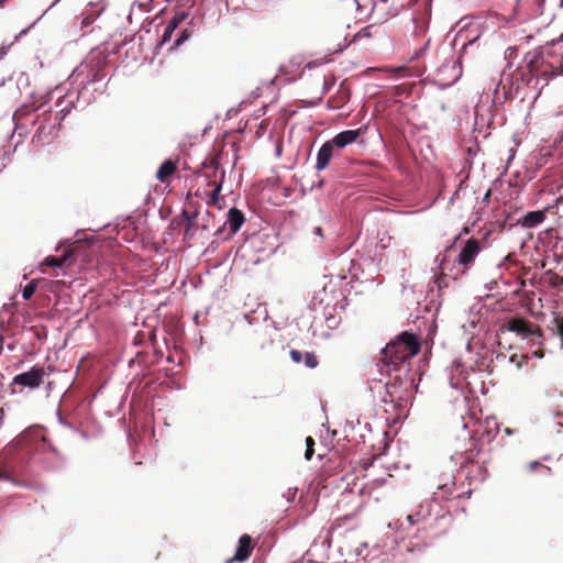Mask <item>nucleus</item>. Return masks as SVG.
I'll return each instance as SVG.
<instances>
[{"mask_svg": "<svg viewBox=\"0 0 563 563\" xmlns=\"http://www.w3.org/2000/svg\"><path fill=\"white\" fill-rule=\"evenodd\" d=\"M421 349L420 339L408 331L398 334L395 340L390 341L383 350L379 364L382 372L387 374L391 372H410V361Z\"/></svg>", "mask_w": 563, "mask_h": 563, "instance_id": "obj_1", "label": "nucleus"}, {"mask_svg": "<svg viewBox=\"0 0 563 563\" xmlns=\"http://www.w3.org/2000/svg\"><path fill=\"white\" fill-rule=\"evenodd\" d=\"M429 29V13L427 10H418L410 16L402 18L399 33L408 45H413L411 59L420 58L428 48L430 38H427Z\"/></svg>", "mask_w": 563, "mask_h": 563, "instance_id": "obj_2", "label": "nucleus"}, {"mask_svg": "<svg viewBox=\"0 0 563 563\" xmlns=\"http://www.w3.org/2000/svg\"><path fill=\"white\" fill-rule=\"evenodd\" d=\"M222 153H217L211 157L206 158L202 163L199 177H202L207 185L212 187L209 192L208 205H218L219 196L225 178V170L220 169Z\"/></svg>", "mask_w": 563, "mask_h": 563, "instance_id": "obj_3", "label": "nucleus"}, {"mask_svg": "<svg viewBox=\"0 0 563 563\" xmlns=\"http://www.w3.org/2000/svg\"><path fill=\"white\" fill-rule=\"evenodd\" d=\"M500 331L512 332L522 340H527L532 346H542L544 342V334L541 327L521 316L507 319L500 327Z\"/></svg>", "mask_w": 563, "mask_h": 563, "instance_id": "obj_4", "label": "nucleus"}, {"mask_svg": "<svg viewBox=\"0 0 563 563\" xmlns=\"http://www.w3.org/2000/svg\"><path fill=\"white\" fill-rule=\"evenodd\" d=\"M552 54L538 53L532 55L528 62L527 67L531 77H543L545 79L552 78L563 74V57L560 60L551 62L549 58Z\"/></svg>", "mask_w": 563, "mask_h": 563, "instance_id": "obj_5", "label": "nucleus"}, {"mask_svg": "<svg viewBox=\"0 0 563 563\" xmlns=\"http://www.w3.org/2000/svg\"><path fill=\"white\" fill-rule=\"evenodd\" d=\"M108 65V55L103 51L92 49L86 60L76 69V76L86 74L85 84L100 81L104 78V68Z\"/></svg>", "mask_w": 563, "mask_h": 563, "instance_id": "obj_6", "label": "nucleus"}, {"mask_svg": "<svg viewBox=\"0 0 563 563\" xmlns=\"http://www.w3.org/2000/svg\"><path fill=\"white\" fill-rule=\"evenodd\" d=\"M481 251L482 244L479 240L471 238L464 242L455 264L453 268H451V272L454 271V279H457L460 276L466 274L474 266L475 260Z\"/></svg>", "mask_w": 563, "mask_h": 563, "instance_id": "obj_7", "label": "nucleus"}, {"mask_svg": "<svg viewBox=\"0 0 563 563\" xmlns=\"http://www.w3.org/2000/svg\"><path fill=\"white\" fill-rule=\"evenodd\" d=\"M107 8L108 2L106 0H93L87 3L80 14L76 18L77 20H80L79 25L82 36L90 34L93 31L91 25L107 10Z\"/></svg>", "mask_w": 563, "mask_h": 563, "instance_id": "obj_8", "label": "nucleus"}, {"mask_svg": "<svg viewBox=\"0 0 563 563\" xmlns=\"http://www.w3.org/2000/svg\"><path fill=\"white\" fill-rule=\"evenodd\" d=\"M45 375L46 373L43 366L34 365L30 371L15 375L12 385L31 389L38 388L43 384Z\"/></svg>", "mask_w": 563, "mask_h": 563, "instance_id": "obj_9", "label": "nucleus"}, {"mask_svg": "<svg viewBox=\"0 0 563 563\" xmlns=\"http://www.w3.org/2000/svg\"><path fill=\"white\" fill-rule=\"evenodd\" d=\"M84 247L85 245L74 244L70 249L65 251V253L59 257L47 256L44 260L43 265L48 267H69L76 262L77 257L79 256Z\"/></svg>", "mask_w": 563, "mask_h": 563, "instance_id": "obj_10", "label": "nucleus"}, {"mask_svg": "<svg viewBox=\"0 0 563 563\" xmlns=\"http://www.w3.org/2000/svg\"><path fill=\"white\" fill-rule=\"evenodd\" d=\"M438 492L434 493V495H440V497L444 500H450L453 498H460L462 497L463 493L456 492V484L454 476H444L439 479Z\"/></svg>", "mask_w": 563, "mask_h": 563, "instance_id": "obj_11", "label": "nucleus"}, {"mask_svg": "<svg viewBox=\"0 0 563 563\" xmlns=\"http://www.w3.org/2000/svg\"><path fill=\"white\" fill-rule=\"evenodd\" d=\"M253 549H254V543H253L251 536L243 534L239 539V544L236 547L234 556L231 559H228L225 563H233L234 561H238V562L246 561L251 556Z\"/></svg>", "mask_w": 563, "mask_h": 563, "instance_id": "obj_12", "label": "nucleus"}, {"mask_svg": "<svg viewBox=\"0 0 563 563\" xmlns=\"http://www.w3.org/2000/svg\"><path fill=\"white\" fill-rule=\"evenodd\" d=\"M361 134L362 129L346 130L336 134L333 139L330 140V142L334 147L343 148L354 143Z\"/></svg>", "mask_w": 563, "mask_h": 563, "instance_id": "obj_13", "label": "nucleus"}, {"mask_svg": "<svg viewBox=\"0 0 563 563\" xmlns=\"http://www.w3.org/2000/svg\"><path fill=\"white\" fill-rule=\"evenodd\" d=\"M188 18V14L185 11H179L174 14L172 20L165 26L164 33L162 35V44L169 42L172 40V35L175 30L179 26Z\"/></svg>", "mask_w": 563, "mask_h": 563, "instance_id": "obj_14", "label": "nucleus"}, {"mask_svg": "<svg viewBox=\"0 0 563 563\" xmlns=\"http://www.w3.org/2000/svg\"><path fill=\"white\" fill-rule=\"evenodd\" d=\"M334 146L331 144L330 141H327L323 143V145L320 147L318 155H317V163L316 168L318 170H323L328 167L331 157L333 155Z\"/></svg>", "mask_w": 563, "mask_h": 563, "instance_id": "obj_15", "label": "nucleus"}, {"mask_svg": "<svg viewBox=\"0 0 563 563\" xmlns=\"http://www.w3.org/2000/svg\"><path fill=\"white\" fill-rule=\"evenodd\" d=\"M177 163L172 159H166L157 169L156 178L161 183H168L169 178L176 173Z\"/></svg>", "mask_w": 563, "mask_h": 563, "instance_id": "obj_16", "label": "nucleus"}, {"mask_svg": "<svg viewBox=\"0 0 563 563\" xmlns=\"http://www.w3.org/2000/svg\"><path fill=\"white\" fill-rule=\"evenodd\" d=\"M245 221L244 214L238 208H231L228 212L227 223L230 227L231 233H236Z\"/></svg>", "mask_w": 563, "mask_h": 563, "instance_id": "obj_17", "label": "nucleus"}, {"mask_svg": "<svg viewBox=\"0 0 563 563\" xmlns=\"http://www.w3.org/2000/svg\"><path fill=\"white\" fill-rule=\"evenodd\" d=\"M402 385L400 375L395 377L394 382H387L384 385L385 393L388 395L390 404H394L397 399H401L399 395V388Z\"/></svg>", "mask_w": 563, "mask_h": 563, "instance_id": "obj_18", "label": "nucleus"}, {"mask_svg": "<svg viewBox=\"0 0 563 563\" xmlns=\"http://www.w3.org/2000/svg\"><path fill=\"white\" fill-rule=\"evenodd\" d=\"M395 2V0H374L373 1V12L378 14L379 16L394 15L398 12V9H391L388 3Z\"/></svg>", "mask_w": 563, "mask_h": 563, "instance_id": "obj_19", "label": "nucleus"}, {"mask_svg": "<svg viewBox=\"0 0 563 563\" xmlns=\"http://www.w3.org/2000/svg\"><path fill=\"white\" fill-rule=\"evenodd\" d=\"M544 219L545 214L543 211H530L523 217L521 224L526 228H534L542 223Z\"/></svg>", "mask_w": 563, "mask_h": 563, "instance_id": "obj_20", "label": "nucleus"}, {"mask_svg": "<svg viewBox=\"0 0 563 563\" xmlns=\"http://www.w3.org/2000/svg\"><path fill=\"white\" fill-rule=\"evenodd\" d=\"M527 468L531 473H538L542 476H549L551 473V468L540 462L532 461L528 463Z\"/></svg>", "mask_w": 563, "mask_h": 563, "instance_id": "obj_21", "label": "nucleus"}, {"mask_svg": "<svg viewBox=\"0 0 563 563\" xmlns=\"http://www.w3.org/2000/svg\"><path fill=\"white\" fill-rule=\"evenodd\" d=\"M378 34V27L374 24L367 25L358 31L353 41H357L364 37H372Z\"/></svg>", "mask_w": 563, "mask_h": 563, "instance_id": "obj_22", "label": "nucleus"}, {"mask_svg": "<svg viewBox=\"0 0 563 563\" xmlns=\"http://www.w3.org/2000/svg\"><path fill=\"white\" fill-rule=\"evenodd\" d=\"M37 289L36 280L29 283L22 290V297L24 300H30Z\"/></svg>", "mask_w": 563, "mask_h": 563, "instance_id": "obj_23", "label": "nucleus"}, {"mask_svg": "<svg viewBox=\"0 0 563 563\" xmlns=\"http://www.w3.org/2000/svg\"><path fill=\"white\" fill-rule=\"evenodd\" d=\"M305 364L309 368H314L318 366L319 362L314 353L307 352L303 356Z\"/></svg>", "mask_w": 563, "mask_h": 563, "instance_id": "obj_24", "label": "nucleus"}, {"mask_svg": "<svg viewBox=\"0 0 563 563\" xmlns=\"http://www.w3.org/2000/svg\"><path fill=\"white\" fill-rule=\"evenodd\" d=\"M306 452H305V457L306 460H311L312 456H313V453H314V440L312 437H307L306 438Z\"/></svg>", "mask_w": 563, "mask_h": 563, "instance_id": "obj_25", "label": "nucleus"}, {"mask_svg": "<svg viewBox=\"0 0 563 563\" xmlns=\"http://www.w3.org/2000/svg\"><path fill=\"white\" fill-rule=\"evenodd\" d=\"M192 32L189 31L188 29H184L179 36L176 38L175 43H174V47H178L180 46L184 42H186L190 36H191Z\"/></svg>", "mask_w": 563, "mask_h": 563, "instance_id": "obj_26", "label": "nucleus"}, {"mask_svg": "<svg viewBox=\"0 0 563 563\" xmlns=\"http://www.w3.org/2000/svg\"><path fill=\"white\" fill-rule=\"evenodd\" d=\"M554 322L556 324V334L559 335V338L561 340V346L563 347V319L555 318Z\"/></svg>", "mask_w": 563, "mask_h": 563, "instance_id": "obj_27", "label": "nucleus"}, {"mask_svg": "<svg viewBox=\"0 0 563 563\" xmlns=\"http://www.w3.org/2000/svg\"><path fill=\"white\" fill-rule=\"evenodd\" d=\"M451 249H452V246L448 247V249L445 250V253H444V254H446ZM445 264H446L445 255H443V257H442V258H441V261H440L441 275L439 276V278H438V280H437L438 283H440L441 278H443V276L445 275V274H444V272L446 271V266H445Z\"/></svg>", "mask_w": 563, "mask_h": 563, "instance_id": "obj_28", "label": "nucleus"}, {"mask_svg": "<svg viewBox=\"0 0 563 563\" xmlns=\"http://www.w3.org/2000/svg\"><path fill=\"white\" fill-rule=\"evenodd\" d=\"M181 216L184 217L186 223L189 222V224L191 222H195L197 217H198V213L197 212H189L187 210H184Z\"/></svg>", "mask_w": 563, "mask_h": 563, "instance_id": "obj_29", "label": "nucleus"}, {"mask_svg": "<svg viewBox=\"0 0 563 563\" xmlns=\"http://www.w3.org/2000/svg\"><path fill=\"white\" fill-rule=\"evenodd\" d=\"M422 517L420 516V512H417L415 515H408L407 521L409 522V526H415L421 521Z\"/></svg>", "mask_w": 563, "mask_h": 563, "instance_id": "obj_30", "label": "nucleus"}, {"mask_svg": "<svg viewBox=\"0 0 563 563\" xmlns=\"http://www.w3.org/2000/svg\"><path fill=\"white\" fill-rule=\"evenodd\" d=\"M302 353L298 350H291L290 351V357L295 363H300L303 360Z\"/></svg>", "mask_w": 563, "mask_h": 563, "instance_id": "obj_31", "label": "nucleus"}, {"mask_svg": "<svg viewBox=\"0 0 563 563\" xmlns=\"http://www.w3.org/2000/svg\"><path fill=\"white\" fill-rule=\"evenodd\" d=\"M196 225V221L195 222H191L189 224V222L186 223V227H185V238H188V239H191L194 233H192V230Z\"/></svg>", "mask_w": 563, "mask_h": 563, "instance_id": "obj_32", "label": "nucleus"}, {"mask_svg": "<svg viewBox=\"0 0 563 563\" xmlns=\"http://www.w3.org/2000/svg\"><path fill=\"white\" fill-rule=\"evenodd\" d=\"M408 68L406 66H400L393 69V71L399 76H404Z\"/></svg>", "mask_w": 563, "mask_h": 563, "instance_id": "obj_33", "label": "nucleus"}, {"mask_svg": "<svg viewBox=\"0 0 563 563\" xmlns=\"http://www.w3.org/2000/svg\"><path fill=\"white\" fill-rule=\"evenodd\" d=\"M313 233L319 236L320 239H323V230L321 227H316L313 230Z\"/></svg>", "mask_w": 563, "mask_h": 563, "instance_id": "obj_34", "label": "nucleus"}, {"mask_svg": "<svg viewBox=\"0 0 563 563\" xmlns=\"http://www.w3.org/2000/svg\"><path fill=\"white\" fill-rule=\"evenodd\" d=\"M533 355L539 358L543 357L544 353H543L542 346H539V349L533 352Z\"/></svg>", "mask_w": 563, "mask_h": 563, "instance_id": "obj_35", "label": "nucleus"}, {"mask_svg": "<svg viewBox=\"0 0 563 563\" xmlns=\"http://www.w3.org/2000/svg\"><path fill=\"white\" fill-rule=\"evenodd\" d=\"M342 1L351 8L357 4V0H342Z\"/></svg>", "mask_w": 563, "mask_h": 563, "instance_id": "obj_36", "label": "nucleus"}, {"mask_svg": "<svg viewBox=\"0 0 563 563\" xmlns=\"http://www.w3.org/2000/svg\"><path fill=\"white\" fill-rule=\"evenodd\" d=\"M382 401L385 404H390L388 395L384 391V395H382Z\"/></svg>", "mask_w": 563, "mask_h": 563, "instance_id": "obj_37", "label": "nucleus"}, {"mask_svg": "<svg viewBox=\"0 0 563 563\" xmlns=\"http://www.w3.org/2000/svg\"><path fill=\"white\" fill-rule=\"evenodd\" d=\"M7 54V48L4 46H2L0 48V59Z\"/></svg>", "mask_w": 563, "mask_h": 563, "instance_id": "obj_38", "label": "nucleus"}, {"mask_svg": "<svg viewBox=\"0 0 563 563\" xmlns=\"http://www.w3.org/2000/svg\"><path fill=\"white\" fill-rule=\"evenodd\" d=\"M5 1L7 0H0V7H2Z\"/></svg>", "mask_w": 563, "mask_h": 563, "instance_id": "obj_39", "label": "nucleus"}, {"mask_svg": "<svg viewBox=\"0 0 563 563\" xmlns=\"http://www.w3.org/2000/svg\"><path fill=\"white\" fill-rule=\"evenodd\" d=\"M59 0H56V2H58Z\"/></svg>", "mask_w": 563, "mask_h": 563, "instance_id": "obj_40", "label": "nucleus"}]
</instances>
